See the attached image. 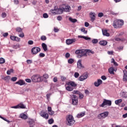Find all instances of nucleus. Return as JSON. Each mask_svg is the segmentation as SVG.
<instances>
[{"mask_svg":"<svg viewBox=\"0 0 127 127\" xmlns=\"http://www.w3.org/2000/svg\"><path fill=\"white\" fill-rule=\"evenodd\" d=\"M75 121L74 120V117L71 115H67L65 117V124L66 126L71 127L75 124Z\"/></svg>","mask_w":127,"mask_h":127,"instance_id":"1","label":"nucleus"},{"mask_svg":"<svg viewBox=\"0 0 127 127\" xmlns=\"http://www.w3.org/2000/svg\"><path fill=\"white\" fill-rule=\"evenodd\" d=\"M124 25V20L116 19L113 22V26L114 28H121Z\"/></svg>","mask_w":127,"mask_h":127,"instance_id":"2","label":"nucleus"},{"mask_svg":"<svg viewBox=\"0 0 127 127\" xmlns=\"http://www.w3.org/2000/svg\"><path fill=\"white\" fill-rule=\"evenodd\" d=\"M75 53L78 55V57L79 58H81L83 57V56L87 57V54L85 50H76Z\"/></svg>","mask_w":127,"mask_h":127,"instance_id":"3","label":"nucleus"},{"mask_svg":"<svg viewBox=\"0 0 127 127\" xmlns=\"http://www.w3.org/2000/svg\"><path fill=\"white\" fill-rule=\"evenodd\" d=\"M31 80L32 82H40L41 81V77L39 76V75L36 74L34 75L31 77Z\"/></svg>","mask_w":127,"mask_h":127,"instance_id":"4","label":"nucleus"},{"mask_svg":"<svg viewBox=\"0 0 127 127\" xmlns=\"http://www.w3.org/2000/svg\"><path fill=\"white\" fill-rule=\"evenodd\" d=\"M105 106H112V101L104 99L103 103L100 105V107L104 108Z\"/></svg>","mask_w":127,"mask_h":127,"instance_id":"5","label":"nucleus"},{"mask_svg":"<svg viewBox=\"0 0 127 127\" xmlns=\"http://www.w3.org/2000/svg\"><path fill=\"white\" fill-rule=\"evenodd\" d=\"M109 116V112H105L100 114L98 115V119L99 120H103V119H105V118H107V117Z\"/></svg>","mask_w":127,"mask_h":127,"instance_id":"6","label":"nucleus"},{"mask_svg":"<svg viewBox=\"0 0 127 127\" xmlns=\"http://www.w3.org/2000/svg\"><path fill=\"white\" fill-rule=\"evenodd\" d=\"M40 48L34 47L31 49V54L33 55H36L38 52H40Z\"/></svg>","mask_w":127,"mask_h":127,"instance_id":"7","label":"nucleus"},{"mask_svg":"<svg viewBox=\"0 0 127 127\" xmlns=\"http://www.w3.org/2000/svg\"><path fill=\"white\" fill-rule=\"evenodd\" d=\"M71 97L72 104L74 106L78 105V98H77V96L75 95H72Z\"/></svg>","mask_w":127,"mask_h":127,"instance_id":"8","label":"nucleus"},{"mask_svg":"<svg viewBox=\"0 0 127 127\" xmlns=\"http://www.w3.org/2000/svg\"><path fill=\"white\" fill-rule=\"evenodd\" d=\"M40 115L41 116V117H42V118H44V119H46V120H47L48 118H49L48 114L46 113L45 112H44V111H42L40 113Z\"/></svg>","mask_w":127,"mask_h":127,"instance_id":"9","label":"nucleus"},{"mask_svg":"<svg viewBox=\"0 0 127 127\" xmlns=\"http://www.w3.org/2000/svg\"><path fill=\"white\" fill-rule=\"evenodd\" d=\"M77 67L78 69H84V68H85V66L82 64V61L81 60H79L77 61Z\"/></svg>","mask_w":127,"mask_h":127,"instance_id":"10","label":"nucleus"},{"mask_svg":"<svg viewBox=\"0 0 127 127\" xmlns=\"http://www.w3.org/2000/svg\"><path fill=\"white\" fill-rule=\"evenodd\" d=\"M90 17L91 18V21L93 22L95 21V19H96V13L91 12L89 13Z\"/></svg>","mask_w":127,"mask_h":127,"instance_id":"11","label":"nucleus"},{"mask_svg":"<svg viewBox=\"0 0 127 127\" xmlns=\"http://www.w3.org/2000/svg\"><path fill=\"white\" fill-rule=\"evenodd\" d=\"M74 42H76V39H68L66 40V44L67 45H70L72 44V43H74Z\"/></svg>","mask_w":127,"mask_h":127,"instance_id":"12","label":"nucleus"},{"mask_svg":"<svg viewBox=\"0 0 127 127\" xmlns=\"http://www.w3.org/2000/svg\"><path fill=\"white\" fill-rule=\"evenodd\" d=\"M87 78H88V74H83L78 78V81H84V80H86Z\"/></svg>","mask_w":127,"mask_h":127,"instance_id":"13","label":"nucleus"},{"mask_svg":"<svg viewBox=\"0 0 127 127\" xmlns=\"http://www.w3.org/2000/svg\"><path fill=\"white\" fill-rule=\"evenodd\" d=\"M65 86V90H66V91H68V92H71V91L74 90V88L72 87V86H71L68 83H66Z\"/></svg>","mask_w":127,"mask_h":127,"instance_id":"14","label":"nucleus"},{"mask_svg":"<svg viewBox=\"0 0 127 127\" xmlns=\"http://www.w3.org/2000/svg\"><path fill=\"white\" fill-rule=\"evenodd\" d=\"M102 84H103V81L101 79H98L97 81L94 82V86H95V87H99V86L102 85Z\"/></svg>","mask_w":127,"mask_h":127,"instance_id":"15","label":"nucleus"},{"mask_svg":"<svg viewBox=\"0 0 127 127\" xmlns=\"http://www.w3.org/2000/svg\"><path fill=\"white\" fill-rule=\"evenodd\" d=\"M63 10L65 12H70V10H71V7L69 5H66L65 6V7L63 8Z\"/></svg>","mask_w":127,"mask_h":127,"instance_id":"16","label":"nucleus"},{"mask_svg":"<svg viewBox=\"0 0 127 127\" xmlns=\"http://www.w3.org/2000/svg\"><path fill=\"white\" fill-rule=\"evenodd\" d=\"M57 14H62L63 13V8H59L56 6Z\"/></svg>","mask_w":127,"mask_h":127,"instance_id":"17","label":"nucleus"},{"mask_svg":"<svg viewBox=\"0 0 127 127\" xmlns=\"http://www.w3.org/2000/svg\"><path fill=\"white\" fill-rule=\"evenodd\" d=\"M124 76H123V81L124 82H127V70H123Z\"/></svg>","mask_w":127,"mask_h":127,"instance_id":"18","label":"nucleus"},{"mask_svg":"<svg viewBox=\"0 0 127 127\" xmlns=\"http://www.w3.org/2000/svg\"><path fill=\"white\" fill-rule=\"evenodd\" d=\"M19 118L20 119H22L23 120H27L28 119V116L24 114V113H21L19 115Z\"/></svg>","mask_w":127,"mask_h":127,"instance_id":"19","label":"nucleus"},{"mask_svg":"<svg viewBox=\"0 0 127 127\" xmlns=\"http://www.w3.org/2000/svg\"><path fill=\"white\" fill-rule=\"evenodd\" d=\"M50 12L53 14L54 15H56L57 14V10H56V6H55L54 9H52L50 10Z\"/></svg>","mask_w":127,"mask_h":127,"instance_id":"20","label":"nucleus"},{"mask_svg":"<svg viewBox=\"0 0 127 127\" xmlns=\"http://www.w3.org/2000/svg\"><path fill=\"white\" fill-rule=\"evenodd\" d=\"M102 33L104 36H107L108 37L110 36V33L108 32L107 30H102Z\"/></svg>","mask_w":127,"mask_h":127,"instance_id":"21","label":"nucleus"},{"mask_svg":"<svg viewBox=\"0 0 127 127\" xmlns=\"http://www.w3.org/2000/svg\"><path fill=\"white\" fill-rule=\"evenodd\" d=\"M42 47L43 49V50L46 52V51H47V50H48V49H47V45H46V44L43 43L42 44Z\"/></svg>","mask_w":127,"mask_h":127,"instance_id":"22","label":"nucleus"},{"mask_svg":"<svg viewBox=\"0 0 127 127\" xmlns=\"http://www.w3.org/2000/svg\"><path fill=\"white\" fill-rule=\"evenodd\" d=\"M68 85H70L71 87L73 88V87H76L77 84L74 81H69L67 83Z\"/></svg>","mask_w":127,"mask_h":127,"instance_id":"23","label":"nucleus"},{"mask_svg":"<svg viewBox=\"0 0 127 127\" xmlns=\"http://www.w3.org/2000/svg\"><path fill=\"white\" fill-rule=\"evenodd\" d=\"M99 44H100V45H102V46H106V45L108 44V42L105 40L101 41L99 42Z\"/></svg>","mask_w":127,"mask_h":127,"instance_id":"24","label":"nucleus"},{"mask_svg":"<svg viewBox=\"0 0 127 127\" xmlns=\"http://www.w3.org/2000/svg\"><path fill=\"white\" fill-rule=\"evenodd\" d=\"M114 71H115L114 67H111L109 68V72L111 75H115V72Z\"/></svg>","mask_w":127,"mask_h":127,"instance_id":"25","label":"nucleus"},{"mask_svg":"<svg viewBox=\"0 0 127 127\" xmlns=\"http://www.w3.org/2000/svg\"><path fill=\"white\" fill-rule=\"evenodd\" d=\"M16 84L20 85V86H22V85H24V84H25V82H24V81H23V80H20L18 81H17L16 82Z\"/></svg>","mask_w":127,"mask_h":127,"instance_id":"26","label":"nucleus"},{"mask_svg":"<svg viewBox=\"0 0 127 127\" xmlns=\"http://www.w3.org/2000/svg\"><path fill=\"white\" fill-rule=\"evenodd\" d=\"M85 116V112H81L77 115V117L80 119V118H82V117H84Z\"/></svg>","mask_w":127,"mask_h":127,"instance_id":"27","label":"nucleus"},{"mask_svg":"<svg viewBox=\"0 0 127 127\" xmlns=\"http://www.w3.org/2000/svg\"><path fill=\"white\" fill-rule=\"evenodd\" d=\"M27 123L30 125H33V124H34V121H33V119L29 118L28 121H27Z\"/></svg>","mask_w":127,"mask_h":127,"instance_id":"28","label":"nucleus"},{"mask_svg":"<svg viewBox=\"0 0 127 127\" xmlns=\"http://www.w3.org/2000/svg\"><path fill=\"white\" fill-rule=\"evenodd\" d=\"M18 107L19 109H25V106L22 103H20L18 104Z\"/></svg>","mask_w":127,"mask_h":127,"instance_id":"29","label":"nucleus"},{"mask_svg":"<svg viewBox=\"0 0 127 127\" xmlns=\"http://www.w3.org/2000/svg\"><path fill=\"white\" fill-rule=\"evenodd\" d=\"M69 21H71V22H73V23H75V22H77V19H73L72 17H70L68 18Z\"/></svg>","mask_w":127,"mask_h":127,"instance_id":"30","label":"nucleus"},{"mask_svg":"<svg viewBox=\"0 0 127 127\" xmlns=\"http://www.w3.org/2000/svg\"><path fill=\"white\" fill-rule=\"evenodd\" d=\"M16 32H18V33H20L22 32V29L20 27H17L16 28Z\"/></svg>","mask_w":127,"mask_h":127,"instance_id":"31","label":"nucleus"},{"mask_svg":"<svg viewBox=\"0 0 127 127\" xmlns=\"http://www.w3.org/2000/svg\"><path fill=\"white\" fill-rule=\"evenodd\" d=\"M122 97H123V98H125V99H127V92L123 91L122 92Z\"/></svg>","mask_w":127,"mask_h":127,"instance_id":"32","label":"nucleus"},{"mask_svg":"<svg viewBox=\"0 0 127 127\" xmlns=\"http://www.w3.org/2000/svg\"><path fill=\"white\" fill-rule=\"evenodd\" d=\"M122 102H123V99H118L115 101V104L116 105H119V104H120V103H122Z\"/></svg>","mask_w":127,"mask_h":127,"instance_id":"33","label":"nucleus"},{"mask_svg":"<svg viewBox=\"0 0 127 127\" xmlns=\"http://www.w3.org/2000/svg\"><path fill=\"white\" fill-rule=\"evenodd\" d=\"M9 79H10V76L7 75L6 77H4V81H5L6 82H8V81H9Z\"/></svg>","mask_w":127,"mask_h":127,"instance_id":"34","label":"nucleus"},{"mask_svg":"<svg viewBox=\"0 0 127 127\" xmlns=\"http://www.w3.org/2000/svg\"><path fill=\"white\" fill-rule=\"evenodd\" d=\"M68 64H73L74 63V59H70L68 60Z\"/></svg>","mask_w":127,"mask_h":127,"instance_id":"35","label":"nucleus"},{"mask_svg":"<svg viewBox=\"0 0 127 127\" xmlns=\"http://www.w3.org/2000/svg\"><path fill=\"white\" fill-rule=\"evenodd\" d=\"M98 39H93L92 40V42L93 44H97V43H98Z\"/></svg>","mask_w":127,"mask_h":127,"instance_id":"36","label":"nucleus"},{"mask_svg":"<svg viewBox=\"0 0 127 127\" xmlns=\"http://www.w3.org/2000/svg\"><path fill=\"white\" fill-rule=\"evenodd\" d=\"M19 47H20V46L18 44L13 46V48H14V49H17L18 48H19Z\"/></svg>","mask_w":127,"mask_h":127,"instance_id":"37","label":"nucleus"},{"mask_svg":"<svg viewBox=\"0 0 127 127\" xmlns=\"http://www.w3.org/2000/svg\"><path fill=\"white\" fill-rule=\"evenodd\" d=\"M86 51V54L87 53H91V54H94V53H95V52L94 51H92V50H85Z\"/></svg>","mask_w":127,"mask_h":127,"instance_id":"38","label":"nucleus"},{"mask_svg":"<svg viewBox=\"0 0 127 127\" xmlns=\"http://www.w3.org/2000/svg\"><path fill=\"white\" fill-rule=\"evenodd\" d=\"M5 62V60L4 59L1 58H0V64H3Z\"/></svg>","mask_w":127,"mask_h":127,"instance_id":"39","label":"nucleus"},{"mask_svg":"<svg viewBox=\"0 0 127 127\" xmlns=\"http://www.w3.org/2000/svg\"><path fill=\"white\" fill-rule=\"evenodd\" d=\"M111 63H113L114 65H115V66H118V63H117V62H116V61H115V59H112V62Z\"/></svg>","mask_w":127,"mask_h":127,"instance_id":"40","label":"nucleus"},{"mask_svg":"<svg viewBox=\"0 0 127 127\" xmlns=\"http://www.w3.org/2000/svg\"><path fill=\"white\" fill-rule=\"evenodd\" d=\"M13 72V69H10V70H8L7 71V75H10L11 73H12Z\"/></svg>","mask_w":127,"mask_h":127,"instance_id":"41","label":"nucleus"},{"mask_svg":"<svg viewBox=\"0 0 127 127\" xmlns=\"http://www.w3.org/2000/svg\"><path fill=\"white\" fill-rule=\"evenodd\" d=\"M41 39L43 41H45V40H46V39H47V38H46V36H42L41 37Z\"/></svg>","mask_w":127,"mask_h":127,"instance_id":"42","label":"nucleus"},{"mask_svg":"<svg viewBox=\"0 0 127 127\" xmlns=\"http://www.w3.org/2000/svg\"><path fill=\"white\" fill-rule=\"evenodd\" d=\"M43 16L44 17V18H48L49 16L48 14L46 13H45L43 14Z\"/></svg>","mask_w":127,"mask_h":127,"instance_id":"43","label":"nucleus"},{"mask_svg":"<svg viewBox=\"0 0 127 127\" xmlns=\"http://www.w3.org/2000/svg\"><path fill=\"white\" fill-rule=\"evenodd\" d=\"M98 17H103L104 16V13L103 12H100L98 14Z\"/></svg>","mask_w":127,"mask_h":127,"instance_id":"44","label":"nucleus"},{"mask_svg":"<svg viewBox=\"0 0 127 127\" xmlns=\"http://www.w3.org/2000/svg\"><path fill=\"white\" fill-rule=\"evenodd\" d=\"M81 32H83L84 34H87V31L85 30V28H81Z\"/></svg>","mask_w":127,"mask_h":127,"instance_id":"45","label":"nucleus"},{"mask_svg":"<svg viewBox=\"0 0 127 127\" xmlns=\"http://www.w3.org/2000/svg\"><path fill=\"white\" fill-rule=\"evenodd\" d=\"M19 37L23 38V37H24V33H23V32H21L20 34H19Z\"/></svg>","mask_w":127,"mask_h":127,"instance_id":"46","label":"nucleus"},{"mask_svg":"<svg viewBox=\"0 0 127 127\" xmlns=\"http://www.w3.org/2000/svg\"><path fill=\"white\" fill-rule=\"evenodd\" d=\"M15 41H17V42H19L20 41V38H18V37L15 36Z\"/></svg>","mask_w":127,"mask_h":127,"instance_id":"47","label":"nucleus"},{"mask_svg":"<svg viewBox=\"0 0 127 127\" xmlns=\"http://www.w3.org/2000/svg\"><path fill=\"white\" fill-rule=\"evenodd\" d=\"M54 123V120L53 119H50L49 120V124L50 125H52Z\"/></svg>","mask_w":127,"mask_h":127,"instance_id":"48","label":"nucleus"},{"mask_svg":"<svg viewBox=\"0 0 127 127\" xmlns=\"http://www.w3.org/2000/svg\"><path fill=\"white\" fill-rule=\"evenodd\" d=\"M11 81H13V82H15L16 80H17V77H13L11 79Z\"/></svg>","mask_w":127,"mask_h":127,"instance_id":"49","label":"nucleus"},{"mask_svg":"<svg viewBox=\"0 0 127 127\" xmlns=\"http://www.w3.org/2000/svg\"><path fill=\"white\" fill-rule=\"evenodd\" d=\"M79 76H80V74H79V73L75 72V73H74V77L75 78H78L79 77Z\"/></svg>","mask_w":127,"mask_h":127,"instance_id":"50","label":"nucleus"},{"mask_svg":"<svg viewBox=\"0 0 127 127\" xmlns=\"http://www.w3.org/2000/svg\"><path fill=\"white\" fill-rule=\"evenodd\" d=\"M39 56L40 57H45V54L43 53H40Z\"/></svg>","mask_w":127,"mask_h":127,"instance_id":"51","label":"nucleus"},{"mask_svg":"<svg viewBox=\"0 0 127 127\" xmlns=\"http://www.w3.org/2000/svg\"><path fill=\"white\" fill-rule=\"evenodd\" d=\"M79 99H80V100H82V99H83V98H84V95H83V94H82V93L79 94Z\"/></svg>","mask_w":127,"mask_h":127,"instance_id":"52","label":"nucleus"},{"mask_svg":"<svg viewBox=\"0 0 127 127\" xmlns=\"http://www.w3.org/2000/svg\"><path fill=\"white\" fill-rule=\"evenodd\" d=\"M1 16L3 18L6 17V13H5V12H3L1 14Z\"/></svg>","mask_w":127,"mask_h":127,"instance_id":"53","label":"nucleus"},{"mask_svg":"<svg viewBox=\"0 0 127 127\" xmlns=\"http://www.w3.org/2000/svg\"><path fill=\"white\" fill-rule=\"evenodd\" d=\"M10 38V39H11V40H13V41H15V36H11Z\"/></svg>","mask_w":127,"mask_h":127,"instance_id":"54","label":"nucleus"},{"mask_svg":"<svg viewBox=\"0 0 127 127\" xmlns=\"http://www.w3.org/2000/svg\"><path fill=\"white\" fill-rule=\"evenodd\" d=\"M83 39H85V40H91V38L88 37H85L83 36Z\"/></svg>","mask_w":127,"mask_h":127,"instance_id":"55","label":"nucleus"},{"mask_svg":"<svg viewBox=\"0 0 127 127\" xmlns=\"http://www.w3.org/2000/svg\"><path fill=\"white\" fill-rule=\"evenodd\" d=\"M43 76H44V78H45V79H48V78L49 77L48 74H44Z\"/></svg>","mask_w":127,"mask_h":127,"instance_id":"56","label":"nucleus"},{"mask_svg":"<svg viewBox=\"0 0 127 127\" xmlns=\"http://www.w3.org/2000/svg\"><path fill=\"white\" fill-rule=\"evenodd\" d=\"M72 94H80V92L77 90H74L72 91Z\"/></svg>","mask_w":127,"mask_h":127,"instance_id":"57","label":"nucleus"},{"mask_svg":"<svg viewBox=\"0 0 127 127\" xmlns=\"http://www.w3.org/2000/svg\"><path fill=\"white\" fill-rule=\"evenodd\" d=\"M26 82L27 83H31V80L29 78H27L25 79Z\"/></svg>","mask_w":127,"mask_h":127,"instance_id":"58","label":"nucleus"},{"mask_svg":"<svg viewBox=\"0 0 127 127\" xmlns=\"http://www.w3.org/2000/svg\"><path fill=\"white\" fill-rule=\"evenodd\" d=\"M28 43L29 44V45H32V44H33V42L32 40H29Z\"/></svg>","mask_w":127,"mask_h":127,"instance_id":"59","label":"nucleus"},{"mask_svg":"<svg viewBox=\"0 0 127 127\" xmlns=\"http://www.w3.org/2000/svg\"><path fill=\"white\" fill-rule=\"evenodd\" d=\"M57 19L59 20V21H61L62 20V17L61 16H58L57 17Z\"/></svg>","mask_w":127,"mask_h":127,"instance_id":"60","label":"nucleus"},{"mask_svg":"<svg viewBox=\"0 0 127 127\" xmlns=\"http://www.w3.org/2000/svg\"><path fill=\"white\" fill-rule=\"evenodd\" d=\"M49 114L52 116V115H54V111L51 110V111L49 112Z\"/></svg>","mask_w":127,"mask_h":127,"instance_id":"61","label":"nucleus"},{"mask_svg":"<svg viewBox=\"0 0 127 127\" xmlns=\"http://www.w3.org/2000/svg\"><path fill=\"white\" fill-rule=\"evenodd\" d=\"M69 57H70V54L69 53H67L65 54V58H69Z\"/></svg>","mask_w":127,"mask_h":127,"instance_id":"62","label":"nucleus"},{"mask_svg":"<svg viewBox=\"0 0 127 127\" xmlns=\"http://www.w3.org/2000/svg\"><path fill=\"white\" fill-rule=\"evenodd\" d=\"M11 109H19L18 108V105L15 106H12L11 107Z\"/></svg>","mask_w":127,"mask_h":127,"instance_id":"63","label":"nucleus"},{"mask_svg":"<svg viewBox=\"0 0 127 127\" xmlns=\"http://www.w3.org/2000/svg\"><path fill=\"white\" fill-rule=\"evenodd\" d=\"M27 63H28V64H31V63H32V61L30 60H27Z\"/></svg>","mask_w":127,"mask_h":127,"instance_id":"64","label":"nucleus"}]
</instances>
